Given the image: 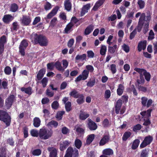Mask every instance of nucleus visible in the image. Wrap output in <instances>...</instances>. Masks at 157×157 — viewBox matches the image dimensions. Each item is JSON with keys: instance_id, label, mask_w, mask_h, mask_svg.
Masks as SVG:
<instances>
[{"instance_id": "nucleus-1", "label": "nucleus", "mask_w": 157, "mask_h": 157, "mask_svg": "<svg viewBox=\"0 0 157 157\" xmlns=\"http://www.w3.org/2000/svg\"><path fill=\"white\" fill-rule=\"evenodd\" d=\"M30 39L35 44L39 43L41 46H46L48 41L44 36L41 35H38L36 33H33L30 36Z\"/></svg>"}, {"instance_id": "nucleus-2", "label": "nucleus", "mask_w": 157, "mask_h": 157, "mask_svg": "<svg viewBox=\"0 0 157 157\" xmlns=\"http://www.w3.org/2000/svg\"><path fill=\"white\" fill-rule=\"evenodd\" d=\"M53 134V131L48 130L46 128H42L39 132V136L41 139L47 140L51 137Z\"/></svg>"}, {"instance_id": "nucleus-3", "label": "nucleus", "mask_w": 157, "mask_h": 157, "mask_svg": "<svg viewBox=\"0 0 157 157\" xmlns=\"http://www.w3.org/2000/svg\"><path fill=\"white\" fill-rule=\"evenodd\" d=\"M151 16L150 14H147L146 16L145 14L143 13L141 14L140 18L138 24L137 28V29L138 32H140L141 30L143 25V21H149L151 19Z\"/></svg>"}, {"instance_id": "nucleus-4", "label": "nucleus", "mask_w": 157, "mask_h": 157, "mask_svg": "<svg viewBox=\"0 0 157 157\" xmlns=\"http://www.w3.org/2000/svg\"><path fill=\"white\" fill-rule=\"evenodd\" d=\"M0 120L5 122L7 126L10 125L11 118L8 113L4 111L0 110Z\"/></svg>"}, {"instance_id": "nucleus-5", "label": "nucleus", "mask_w": 157, "mask_h": 157, "mask_svg": "<svg viewBox=\"0 0 157 157\" xmlns=\"http://www.w3.org/2000/svg\"><path fill=\"white\" fill-rule=\"evenodd\" d=\"M78 150L75 148L73 149L72 147H69L67 149L66 154L64 157H72V155L76 157L78 155Z\"/></svg>"}, {"instance_id": "nucleus-6", "label": "nucleus", "mask_w": 157, "mask_h": 157, "mask_svg": "<svg viewBox=\"0 0 157 157\" xmlns=\"http://www.w3.org/2000/svg\"><path fill=\"white\" fill-rule=\"evenodd\" d=\"M28 45V43L25 40H23L21 42L19 46V51L22 56H24L25 55V50Z\"/></svg>"}, {"instance_id": "nucleus-7", "label": "nucleus", "mask_w": 157, "mask_h": 157, "mask_svg": "<svg viewBox=\"0 0 157 157\" xmlns=\"http://www.w3.org/2000/svg\"><path fill=\"white\" fill-rule=\"evenodd\" d=\"M134 70L138 72L140 74V80H138L137 82L139 84H141L143 83L144 82V79L143 77V74L145 72L146 70L143 69H141L138 68H135Z\"/></svg>"}, {"instance_id": "nucleus-8", "label": "nucleus", "mask_w": 157, "mask_h": 157, "mask_svg": "<svg viewBox=\"0 0 157 157\" xmlns=\"http://www.w3.org/2000/svg\"><path fill=\"white\" fill-rule=\"evenodd\" d=\"M152 137L148 136L146 137L142 142L140 145V147L142 148L145 147L147 145L150 144L152 140Z\"/></svg>"}, {"instance_id": "nucleus-9", "label": "nucleus", "mask_w": 157, "mask_h": 157, "mask_svg": "<svg viewBox=\"0 0 157 157\" xmlns=\"http://www.w3.org/2000/svg\"><path fill=\"white\" fill-rule=\"evenodd\" d=\"M89 71L86 70H84L82 75H79L77 78L75 80L76 81H79L82 80H85L87 79L88 78L89 75Z\"/></svg>"}, {"instance_id": "nucleus-10", "label": "nucleus", "mask_w": 157, "mask_h": 157, "mask_svg": "<svg viewBox=\"0 0 157 157\" xmlns=\"http://www.w3.org/2000/svg\"><path fill=\"white\" fill-rule=\"evenodd\" d=\"M14 99V96L13 95H10L6 99V101L5 105L7 109H9L11 107Z\"/></svg>"}, {"instance_id": "nucleus-11", "label": "nucleus", "mask_w": 157, "mask_h": 157, "mask_svg": "<svg viewBox=\"0 0 157 157\" xmlns=\"http://www.w3.org/2000/svg\"><path fill=\"white\" fill-rule=\"evenodd\" d=\"M6 38L5 36H2L0 39V55L3 52L4 50V45L6 43Z\"/></svg>"}, {"instance_id": "nucleus-12", "label": "nucleus", "mask_w": 157, "mask_h": 157, "mask_svg": "<svg viewBox=\"0 0 157 157\" xmlns=\"http://www.w3.org/2000/svg\"><path fill=\"white\" fill-rule=\"evenodd\" d=\"M77 19L75 17H72L71 19V23H69L66 26L65 29V32L66 33H69L72 27L73 26V24L72 23L73 22L75 23L77 21Z\"/></svg>"}, {"instance_id": "nucleus-13", "label": "nucleus", "mask_w": 157, "mask_h": 157, "mask_svg": "<svg viewBox=\"0 0 157 157\" xmlns=\"http://www.w3.org/2000/svg\"><path fill=\"white\" fill-rule=\"evenodd\" d=\"M109 134H104L99 142V145L101 146L105 145L109 142Z\"/></svg>"}, {"instance_id": "nucleus-14", "label": "nucleus", "mask_w": 157, "mask_h": 157, "mask_svg": "<svg viewBox=\"0 0 157 157\" xmlns=\"http://www.w3.org/2000/svg\"><path fill=\"white\" fill-rule=\"evenodd\" d=\"M88 121L89 122L88 125L89 129L90 130H94L96 129L98 126L96 123L89 118L88 119Z\"/></svg>"}, {"instance_id": "nucleus-15", "label": "nucleus", "mask_w": 157, "mask_h": 157, "mask_svg": "<svg viewBox=\"0 0 157 157\" xmlns=\"http://www.w3.org/2000/svg\"><path fill=\"white\" fill-rule=\"evenodd\" d=\"M71 142L67 140H65L61 142L60 144V149L61 151L64 150L66 148L71 144Z\"/></svg>"}, {"instance_id": "nucleus-16", "label": "nucleus", "mask_w": 157, "mask_h": 157, "mask_svg": "<svg viewBox=\"0 0 157 157\" xmlns=\"http://www.w3.org/2000/svg\"><path fill=\"white\" fill-rule=\"evenodd\" d=\"M147 42L146 40L141 41L139 42L138 45V50L140 52L142 49L144 50L146 49Z\"/></svg>"}, {"instance_id": "nucleus-17", "label": "nucleus", "mask_w": 157, "mask_h": 157, "mask_svg": "<svg viewBox=\"0 0 157 157\" xmlns=\"http://www.w3.org/2000/svg\"><path fill=\"white\" fill-rule=\"evenodd\" d=\"M90 7V4L88 3L84 6L82 8L81 12V16H83L84 14L88 12V10Z\"/></svg>"}, {"instance_id": "nucleus-18", "label": "nucleus", "mask_w": 157, "mask_h": 157, "mask_svg": "<svg viewBox=\"0 0 157 157\" xmlns=\"http://www.w3.org/2000/svg\"><path fill=\"white\" fill-rule=\"evenodd\" d=\"M105 1V0H98L95 3L92 8V10L95 11L98 10L100 6L103 4Z\"/></svg>"}, {"instance_id": "nucleus-19", "label": "nucleus", "mask_w": 157, "mask_h": 157, "mask_svg": "<svg viewBox=\"0 0 157 157\" xmlns=\"http://www.w3.org/2000/svg\"><path fill=\"white\" fill-rule=\"evenodd\" d=\"M48 150L50 151V157H57L56 149L53 147H49L48 148Z\"/></svg>"}, {"instance_id": "nucleus-20", "label": "nucleus", "mask_w": 157, "mask_h": 157, "mask_svg": "<svg viewBox=\"0 0 157 157\" xmlns=\"http://www.w3.org/2000/svg\"><path fill=\"white\" fill-rule=\"evenodd\" d=\"M108 48L109 52L111 54H113L117 51L118 47L117 44H114L113 46H111V45H109Z\"/></svg>"}, {"instance_id": "nucleus-21", "label": "nucleus", "mask_w": 157, "mask_h": 157, "mask_svg": "<svg viewBox=\"0 0 157 157\" xmlns=\"http://www.w3.org/2000/svg\"><path fill=\"white\" fill-rule=\"evenodd\" d=\"M152 109H149L147 111H144L140 113L141 115L144 119L148 118L151 116V113Z\"/></svg>"}, {"instance_id": "nucleus-22", "label": "nucleus", "mask_w": 157, "mask_h": 157, "mask_svg": "<svg viewBox=\"0 0 157 157\" xmlns=\"http://www.w3.org/2000/svg\"><path fill=\"white\" fill-rule=\"evenodd\" d=\"M122 101L121 99H119L117 101L115 105V112L117 114L119 113L122 105Z\"/></svg>"}, {"instance_id": "nucleus-23", "label": "nucleus", "mask_w": 157, "mask_h": 157, "mask_svg": "<svg viewBox=\"0 0 157 157\" xmlns=\"http://www.w3.org/2000/svg\"><path fill=\"white\" fill-rule=\"evenodd\" d=\"M89 117V114L86 112L81 110L79 114V119L81 120H84Z\"/></svg>"}, {"instance_id": "nucleus-24", "label": "nucleus", "mask_w": 157, "mask_h": 157, "mask_svg": "<svg viewBox=\"0 0 157 157\" xmlns=\"http://www.w3.org/2000/svg\"><path fill=\"white\" fill-rule=\"evenodd\" d=\"M13 19V17L10 15L7 14L4 15L3 18L4 22L6 23H8L11 21Z\"/></svg>"}, {"instance_id": "nucleus-25", "label": "nucleus", "mask_w": 157, "mask_h": 157, "mask_svg": "<svg viewBox=\"0 0 157 157\" xmlns=\"http://www.w3.org/2000/svg\"><path fill=\"white\" fill-rule=\"evenodd\" d=\"M64 5L65 9L68 11H70L71 8V4L70 0H65Z\"/></svg>"}, {"instance_id": "nucleus-26", "label": "nucleus", "mask_w": 157, "mask_h": 157, "mask_svg": "<svg viewBox=\"0 0 157 157\" xmlns=\"http://www.w3.org/2000/svg\"><path fill=\"white\" fill-rule=\"evenodd\" d=\"M31 20L29 17L24 16L22 20V23L25 25H28L30 22Z\"/></svg>"}, {"instance_id": "nucleus-27", "label": "nucleus", "mask_w": 157, "mask_h": 157, "mask_svg": "<svg viewBox=\"0 0 157 157\" xmlns=\"http://www.w3.org/2000/svg\"><path fill=\"white\" fill-rule=\"evenodd\" d=\"M124 89V87L123 84H119L117 90V94L119 96L121 95L123 92Z\"/></svg>"}, {"instance_id": "nucleus-28", "label": "nucleus", "mask_w": 157, "mask_h": 157, "mask_svg": "<svg viewBox=\"0 0 157 157\" xmlns=\"http://www.w3.org/2000/svg\"><path fill=\"white\" fill-rule=\"evenodd\" d=\"M45 71L46 70L44 69H42L39 71L37 75L38 80H40L43 77Z\"/></svg>"}, {"instance_id": "nucleus-29", "label": "nucleus", "mask_w": 157, "mask_h": 157, "mask_svg": "<svg viewBox=\"0 0 157 157\" xmlns=\"http://www.w3.org/2000/svg\"><path fill=\"white\" fill-rule=\"evenodd\" d=\"M40 120L39 118L35 117L33 119V125L35 127H38L40 125Z\"/></svg>"}, {"instance_id": "nucleus-30", "label": "nucleus", "mask_w": 157, "mask_h": 157, "mask_svg": "<svg viewBox=\"0 0 157 157\" xmlns=\"http://www.w3.org/2000/svg\"><path fill=\"white\" fill-rule=\"evenodd\" d=\"M95 135L94 134H91L88 135L87 137L86 143L87 144H90L93 140L94 138Z\"/></svg>"}, {"instance_id": "nucleus-31", "label": "nucleus", "mask_w": 157, "mask_h": 157, "mask_svg": "<svg viewBox=\"0 0 157 157\" xmlns=\"http://www.w3.org/2000/svg\"><path fill=\"white\" fill-rule=\"evenodd\" d=\"M103 154L106 155H110L113 154V150L110 148H106L103 151Z\"/></svg>"}, {"instance_id": "nucleus-32", "label": "nucleus", "mask_w": 157, "mask_h": 157, "mask_svg": "<svg viewBox=\"0 0 157 157\" xmlns=\"http://www.w3.org/2000/svg\"><path fill=\"white\" fill-rule=\"evenodd\" d=\"M21 90L29 95H31L32 93V88L31 87L27 88L22 87L21 88Z\"/></svg>"}, {"instance_id": "nucleus-33", "label": "nucleus", "mask_w": 157, "mask_h": 157, "mask_svg": "<svg viewBox=\"0 0 157 157\" xmlns=\"http://www.w3.org/2000/svg\"><path fill=\"white\" fill-rule=\"evenodd\" d=\"M107 51V47L105 45H102L101 46L100 50V53L102 55H105Z\"/></svg>"}, {"instance_id": "nucleus-34", "label": "nucleus", "mask_w": 157, "mask_h": 157, "mask_svg": "<svg viewBox=\"0 0 157 157\" xmlns=\"http://www.w3.org/2000/svg\"><path fill=\"white\" fill-rule=\"evenodd\" d=\"M86 54H83L82 55H78L76 56L75 59L76 60H86Z\"/></svg>"}, {"instance_id": "nucleus-35", "label": "nucleus", "mask_w": 157, "mask_h": 157, "mask_svg": "<svg viewBox=\"0 0 157 157\" xmlns=\"http://www.w3.org/2000/svg\"><path fill=\"white\" fill-rule=\"evenodd\" d=\"M95 83V78H94L92 79H90L89 80L87 83V86L89 87H92L94 85Z\"/></svg>"}, {"instance_id": "nucleus-36", "label": "nucleus", "mask_w": 157, "mask_h": 157, "mask_svg": "<svg viewBox=\"0 0 157 157\" xmlns=\"http://www.w3.org/2000/svg\"><path fill=\"white\" fill-rule=\"evenodd\" d=\"M94 29L93 26L90 25L88 27L85 29V34L86 35L89 34Z\"/></svg>"}, {"instance_id": "nucleus-37", "label": "nucleus", "mask_w": 157, "mask_h": 157, "mask_svg": "<svg viewBox=\"0 0 157 157\" xmlns=\"http://www.w3.org/2000/svg\"><path fill=\"white\" fill-rule=\"evenodd\" d=\"M139 140L136 139L133 142L132 146V148L133 149H136L140 143Z\"/></svg>"}, {"instance_id": "nucleus-38", "label": "nucleus", "mask_w": 157, "mask_h": 157, "mask_svg": "<svg viewBox=\"0 0 157 157\" xmlns=\"http://www.w3.org/2000/svg\"><path fill=\"white\" fill-rule=\"evenodd\" d=\"M55 66L59 71H63V69L61 66V63L59 61L56 62L55 64Z\"/></svg>"}, {"instance_id": "nucleus-39", "label": "nucleus", "mask_w": 157, "mask_h": 157, "mask_svg": "<svg viewBox=\"0 0 157 157\" xmlns=\"http://www.w3.org/2000/svg\"><path fill=\"white\" fill-rule=\"evenodd\" d=\"M111 124V122H109L107 119H105L102 122V125L105 127H109Z\"/></svg>"}, {"instance_id": "nucleus-40", "label": "nucleus", "mask_w": 157, "mask_h": 157, "mask_svg": "<svg viewBox=\"0 0 157 157\" xmlns=\"http://www.w3.org/2000/svg\"><path fill=\"white\" fill-rule=\"evenodd\" d=\"M47 125L49 127H52V126H53L54 127L56 128L58 125V123L56 121H52L49 122L47 124Z\"/></svg>"}, {"instance_id": "nucleus-41", "label": "nucleus", "mask_w": 157, "mask_h": 157, "mask_svg": "<svg viewBox=\"0 0 157 157\" xmlns=\"http://www.w3.org/2000/svg\"><path fill=\"white\" fill-rule=\"evenodd\" d=\"M131 135V133L129 132H125L122 137V139L123 140H126L128 138H129Z\"/></svg>"}, {"instance_id": "nucleus-42", "label": "nucleus", "mask_w": 157, "mask_h": 157, "mask_svg": "<svg viewBox=\"0 0 157 157\" xmlns=\"http://www.w3.org/2000/svg\"><path fill=\"white\" fill-rule=\"evenodd\" d=\"M75 147L78 149H79L82 145V142L78 139H76L75 141Z\"/></svg>"}, {"instance_id": "nucleus-43", "label": "nucleus", "mask_w": 157, "mask_h": 157, "mask_svg": "<svg viewBox=\"0 0 157 157\" xmlns=\"http://www.w3.org/2000/svg\"><path fill=\"white\" fill-rule=\"evenodd\" d=\"M31 135L34 137H37L39 136V132L36 129H32L30 131Z\"/></svg>"}, {"instance_id": "nucleus-44", "label": "nucleus", "mask_w": 157, "mask_h": 157, "mask_svg": "<svg viewBox=\"0 0 157 157\" xmlns=\"http://www.w3.org/2000/svg\"><path fill=\"white\" fill-rule=\"evenodd\" d=\"M48 78H44L41 81V83L42 84L43 87H45L48 82Z\"/></svg>"}, {"instance_id": "nucleus-45", "label": "nucleus", "mask_w": 157, "mask_h": 157, "mask_svg": "<svg viewBox=\"0 0 157 157\" xmlns=\"http://www.w3.org/2000/svg\"><path fill=\"white\" fill-rule=\"evenodd\" d=\"M41 151L39 149H36L33 150L32 151V154L35 156H38L41 153Z\"/></svg>"}, {"instance_id": "nucleus-46", "label": "nucleus", "mask_w": 157, "mask_h": 157, "mask_svg": "<svg viewBox=\"0 0 157 157\" xmlns=\"http://www.w3.org/2000/svg\"><path fill=\"white\" fill-rule=\"evenodd\" d=\"M64 113V111H59L56 114V118L58 120H61L62 117V116Z\"/></svg>"}, {"instance_id": "nucleus-47", "label": "nucleus", "mask_w": 157, "mask_h": 157, "mask_svg": "<svg viewBox=\"0 0 157 157\" xmlns=\"http://www.w3.org/2000/svg\"><path fill=\"white\" fill-rule=\"evenodd\" d=\"M77 98H78V99L77 100V101L78 104H80L83 102V96L82 95H79L78 97Z\"/></svg>"}, {"instance_id": "nucleus-48", "label": "nucleus", "mask_w": 157, "mask_h": 157, "mask_svg": "<svg viewBox=\"0 0 157 157\" xmlns=\"http://www.w3.org/2000/svg\"><path fill=\"white\" fill-rule=\"evenodd\" d=\"M71 103L70 102L68 101L65 104V107L66 110L67 112H69L71 109Z\"/></svg>"}, {"instance_id": "nucleus-49", "label": "nucleus", "mask_w": 157, "mask_h": 157, "mask_svg": "<svg viewBox=\"0 0 157 157\" xmlns=\"http://www.w3.org/2000/svg\"><path fill=\"white\" fill-rule=\"evenodd\" d=\"M70 95L75 98L78 97L79 94L76 90H74L70 93Z\"/></svg>"}, {"instance_id": "nucleus-50", "label": "nucleus", "mask_w": 157, "mask_h": 157, "mask_svg": "<svg viewBox=\"0 0 157 157\" xmlns=\"http://www.w3.org/2000/svg\"><path fill=\"white\" fill-rule=\"evenodd\" d=\"M57 23V18L56 17L53 18L51 21L50 23V26L54 27Z\"/></svg>"}, {"instance_id": "nucleus-51", "label": "nucleus", "mask_w": 157, "mask_h": 157, "mask_svg": "<svg viewBox=\"0 0 157 157\" xmlns=\"http://www.w3.org/2000/svg\"><path fill=\"white\" fill-rule=\"evenodd\" d=\"M18 9V6L15 4H12L10 7V10L12 12H16Z\"/></svg>"}, {"instance_id": "nucleus-52", "label": "nucleus", "mask_w": 157, "mask_h": 157, "mask_svg": "<svg viewBox=\"0 0 157 157\" xmlns=\"http://www.w3.org/2000/svg\"><path fill=\"white\" fill-rule=\"evenodd\" d=\"M59 104L57 101H54L52 104V106L53 109H56L58 108Z\"/></svg>"}, {"instance_id": "nucleus-53", "label": "nucleus", "mask_w": 157, "mask_h": 157, "mask_svg": "<svg viewBox=\"0 0 157 157\" xmlns=\"http://www.w3.org/2000/svg\"><path fill=\"white\" fill-rule=\"evenodd\" d=\"M4 72L6 74L9 75L11 73V69L10 67L7 66L5 68Z\"/></svg>"}, {"instance_id": "nucleus-54", "label": "nucleus", "mask_w": 157, "mask_h": 157, "mask_svg": "<svg viewBox=\"0 0 157 157\" xmlns=\"http://www.w3.org/2000/svg\"><path fill=\"white\" fill-rule=\"evenodd\" d=\"M123 50L126 52L128 53L129 51V46L125 44H124L122 46Z\"/></svg>"}, {"instance_id": "nucleus-55", "label": "nucleus", "mask_w": 157, "mask_h": 157, "mask_svg": "<svg viewBox=\"0 0 157 157\" xmlns=\"http://www.w3.org/2000/svg\"><path fill=\"white\" fill-rule=\"evenodd\" d=\"M155 34L152 30L150 31L148 37V40H152L154 38Z\"/></svg>"}, {"instance_id": "nucleus-56", "label": "nucleus", "mask_w": 157, "mask_h": 157, "mask_svg": "<svg viewBox=\"0 0 157 157\" xmlns=\"http://www.w3.org/2000/svg\"><path fill=\"white\" fill-rule=\"evenodd\" d=\"M113 38V36L110 35L108 37V39L107 40L106 43L109 45H111L113 42L111 41Z\"/></svg>"}, {"instance_id": "nucleus-57", "label": "nucleus", "mask_w": 157, "mask_h": 157, "mask_svg": "<svg viewBox=\"0 0 157 157\" xmlns=\"http://www.w3.org/2000/svg\"><path fill=\"white\" fill-rule=\"evenodd\" d=\"M75 128L76 129L77 132L78 133L82 134L84 132V130L82 128L75 126Z\"/></svg>"}, {"instance_id": "nucleus-58", "label": "nucleus", "mask_w": 157, "mask_h": 157, "mask_svg": "<svg viewBox=\"0 0 157 157\" xmlns=\"http://www.w3.org/2000/svg\"><path fill=\"white\" fill-rule=\"evenodd\" d=\"M111 95V92L109 90H108L105 91V97L107 99L109 98Z\"/></svg>"}, {"instance_id": "nucleus-59", "label": "nucleus", "mask_w": 157, "mask_h": 157, "mask_svg": "<svg viewBox=\"0 0 157 157\" xmlns=\"http://www.w3.org/2000/svg\"><path fill=\"white\" fill-rule=\"evenodd\" d=\"M143 75L144 76L145 79L147 81H148L150 80L151 78L150 75L149 73L147 72L146 71L145 73H144L143 74Z\"/></svg>"}, {"instance_id": "nucleus-60", "label": "nucleus", "mask_w": 157, "mask_h": 157, "mask_svg": "<svg viewBox=\"0 0 157 157\" xmlns=\"http://www.w3.org/2000/svg\"><path fill=\"white\" fill-rule=\"evenodd\" d=\"M138 4L139 5L140 9H142L144 7L145 2L143 1L142 0H139L138 2Z\"/></svg>"}, {"instance_id": "nucleus-61", "label": "nucleus", "mask_w": 157, "mask_h": 157, "mask_svg": "<svg viewBox=\"0 0 157 157\" xmlns=\"http://www.w3.org/2000/svg\"><path fill=\"white\" fill-rule=\"evenodd\" d=\"M147 99L145 97H143L141 98V103L144 106H146V103L147 102Z\"/></svg>"}, {"instance_id": "nucleus-62", "label": "nucleus", "mask_w": 157, "mask_h": 157, "mask_svg": "<svg viewBox=\"0 0 157 157\" xmlns=\"http://www.w3.org/2000/svg\"><path fill=\"white\" fill-rule=\"evenodd\" d=\"M110 69L113 74L116 72V65L114 64H112L110 66Z\"/></svg>"}, {"instance_id": "nucleus-63", "label": "nucleus", "mask_w": 157, "mask_h": 157, "mask_svg": "<svg viewBox=\"0 0 157 157\" xmlns=\"http://www.w3.org/2000/svg\"><path fill=\"white\" fill-rule=\"evenodd\" d=\"M63 67H62L63 69V70L66 69L67 67L68 63L67 60L65 59L63 60L62 61Z\"/></svg>"}, {"instance_id": "nucleus-64", "label": "nucleus", "mask_w": 157, "mask_h": 157, "mask_svg": "<svg viewBox=\"0 0 157 157\" xmlns=\"http://www.w3.org/2000/svg\"><path fill=\"white\" fill-rule=\"evenodd\" d=\"M87 56L90 58H92L94 57V54L92 51H88L87 52Z\"/></svg>"}]
</instances>
